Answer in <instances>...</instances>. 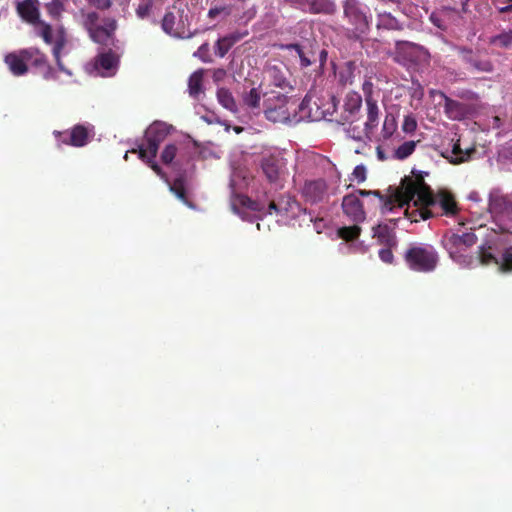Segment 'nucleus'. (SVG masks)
Returning <instances> with one entry per match:
<instances>
[{
  "instance_id": "f257e3e1",
  "label": "nucleus",
  "mask_w": 512,
  "mask_h": 512,
  "mask_svg": "<svg viewBox=\"0 0 512 512\" xmlns=\"http://www.w3.org/2000/svg\"><path fill=\"white\" fill-rule=\"evenodd\" d=\"M358 197L374 196L379 198L382 215L388 213L401 212L404 206L409 205L410 201L418 195V200L424 205L429 206L435 203L423 177L402 179L400 187L393 193L385 196L379 190H357L354 193Z\"/></svg>"
},
{
  "instance_id": "f03ea898",
  "label": "nucleus",
  "mask_w": 512,
  "mask_h": 512,
  "mask_svg": "<svg viewBox=\"0 0 512 512\" xmlns=\"http://www.w3.org/2000/svg\"><path fill=\"white\" fill-rule=\"evenodd\" d=\"M337 99L331 97L326 104H323L324 109L315 101L316 112L312 114V109L309 110V115L314 119H325L329 121H336L340 124L354 123L360 117L362 106V98L357 92H347L344 98L342 113L337 115Z\"/></svg>"
},
{
  "instance_id": "7ed1b4c3",
  "label": "nucleus",
  "mask_w": 512,
  "mask_h": 512,
  "mask_svg": "<svg viewBox=\"0 0 512 512\" xmlns=\"http://www.w3.org/2000/svg\"><path fill=\"white\" fill-rule=\"evenodd\" d=\"M82 26L87 31L92 42L101 46L115 47L117 43L116 31L118 21L114 17H102L96 11L82 14Z\"/></svg>"
},
{
  "instance_id": "20e7f679",
  "label": "nucleus",
  "mask_w": 512,
  "mask_h": 512,
  "mask_svg": "<svg viewBox=\"0 0 512 512\" xmlns=\"http://www.w3.org/2000/svg\"><path fill=\"white\" fill-rule=\"evenodd\" d=\"M426 187H428L432 198H434L435 203L429 206H424L419 200L418 195H415L414 199L411 201H414V205L416 207L415 213L419 217H421L422 220H428L431 217H434L436 215H446V216H455L458 213V204L454 199V196L449 193L446 190H440L438 191L437 195L433 194L431 188L429 185L426 184Z\"/></svg>"
},
{
  "instance_id": "39448f33",
  "label": "nucleus",
  "mask_w": 512,
  "mask_h": 512,
  "mask_svg": "<svg viewBox=\"0 0 512 512\" xmlns=\"http://www.w3.org/2000/svg\"><path fill=\"white\" fill-rule=\"evenodd\" d=\"M476 235L473 232H465L462 234L452 233L445 235L442 244L450 257L459 265L473 268L475 260L473 256L465 255L468 248L476 243Z\"/></svg>"
},
{
  "instance_id": "423d86ee",
  "label": "nucleus",
  "mask_w": 512,
  "mask_h": 512,
  "mask_svg": "<svg viewBox=\"0 0 512 512\" xmlns=\"http://www.w3.org/2000/svg\"><path fill=\"white\" fill-rule=\"evenodd\" d=\"M296 101L290 99L284 94L272 92L267 94L264 103H262V111L265 117L274 123H288L290 121V108L294 107L296 111Z\"/></svg>"
},
{
  "instance_id": "0eeeda50",
  "label": "nucleus",
  "mask_w": 512,
  "mask_h": 512,
  "mask_svg": "<svg viewBox=\"0 0 512 512\" xmlns=\"http://www.w3.org/2000/svg\"><path fill=\"white\" fill-rule=\"evenodd\" d=\"M404 261L410 270L430 272L438 265V254L432 245H411L404 253Z\"/></svg>"
},
{
  "instance_id": "6e6552de",
  "label": "nucleus",
  "mask_w": 512,
  "mask_h": 512,
  "mask_svg": "<svg viewBox=\"0 0 512 512\" xmlns=\"http://www.w3.org/2000/svg\"><path fill=\"white\" fill-rule=\"evenodd\" d=\"M56 146H72L82 148L87 145L95 135L94 126L90 124H76L65 131L54 130Z\"/></svg>"
},
{
  "instance_id": "1a4fd4ad",
  "label": "nucleus",
  "mask_w": 512,
  "mask_h": 512,
  "mask_svg": "<svg viewBox=\"0 0 512 512\" xmlns=\"http://www.w3.org/2000/svg\"><path fill=\"white\" fill-rule=\"evenodd\" d=\"M344 17L352 25L353 36L360 38L371 27V17L363 11L359 0H344Z\"/></svg>"
},
{
  "instance_id": "9d476101",
  "label": "nucleus",
  "mask_w": 512,
  "mask_h": 512,
  "mask_svg": "<svg viewBox=\"0 0 512 512\" xmlns=\"http://www.w3.org/2000/svg\"><path fill=\"white\" fill-rule=\"evenodd\" d=\"M38 25V35L42 40H44L47 44H53V57L55 59L56 65H58V68L61 71H66L65 67L63 66V63L61 61V51L65 48L67 43L66 38V31L61 26L58 30H56L55 38L53 37V29L51 24L46 23L45 21H40L37 24Z\"/></svg>"
},
{
  "instance_id": "9b49d317",
  "label": "nucleus",
  "mask_w": 512,
  "mask_h": 512,
  "mask_svg": "<svg viewBox=\"0 0 512 512\" xmlns=\"http://www.w3.org/2000/svg\"><path fill=\"white\" fill-rule=\"evenodd\" d=\"M186 19L187 16L184 15L183 10L173 7V9L168 10L164 18H162L161 29L167 35L174 38H190L193 36V33L187 30Z\"/></svg>"
},
{
  "instance_id": "f8f14e48",
  "label": "nucleus",
  "mask_w": 512,
  "mask_h": 512,
  "mask_svg": "<svg viewBox=\"0 0 512 512\" xmlns=\"http://www.w3.org/2000/svg\"><path fill=\"white\" fill-rule=\"evenodd\" d=\"M488 210L496 221H512V201L508 195L502 194L500 190L490 192Z\"/></svg>"
},
{
  "instance_id": "ddd939ff",
  "label": "nucleus",
  "mask_w": 512,
  "mask_h": 512,
  "mask_svg": "<svg viewBox=\"0 0 512 512\" xmlns=\"http://www.w3.org/2000/svg\"><path fill=\"white\" fill-rule=\"evenodd\" d=\"M427 55L426 50L421 45L406 41H399L395 44L394 60L403 64H417Z\"/></svg>"
},
{
  "instance_id": "4468645a",
  "label": "nucleus",
  "mask_w": 512,
  "mask_h": 512,
  "mask_svg": "<svg viewBox=\"0 0 512 512\" xmlns=\"http://www.w3.org/2000/svg\"><path fill=\"white\" fill-rule=\"evenodd\" d=\"M168 129L163 122H153L145 132V146H143L147 153L153 157L158 155L160 143L166 139Z\"/></svg>"
},
{
  "instance_id": "2eb2a0df",
  "label": "nucleus",
  "mask_w": 512,
  "mask_h": 512,
  "mask_svg": "<svg viewBox=\"0 0 512 512\" xmlns=\"http://www.w3.org/2000/svg\"><path fill=\"white\" fill-rule=\"evenodd\" d=\"M327 184L323 178L308 180L303 184L302 197L304 201L310 204L323 202L326 197Z\"/></svg>"
},
{
  "instance_id": "dca6fc26",
  "label": "nucleus",
  "mask_w": 512,
  "mask_h": 512,
  "mask_svg": "<svg viewBox=\"0 0 512 512\" xmlns=\"http://www.w3.org/2000/svg\"><path fill=\"white\" fill-rule=\"evenodd\" d=\"M119 63V57L111 49L98 53L95 57L94 68L102 76H110L115 73Z\"/></svg>"
},
{
  "instance_id": "f3484780",
  "label": "nucleus",
  "mask_w": 512,
  "mask_h": 512,
  "mask_svg": "<svg viewBox=\"0 0 512 512\" xmlns=\"http://www.w3.org/2000/svg\"><path fill=\"white\" fill-rule=\"evenodd\" d=\"M342 208L344 214L354 223H362L366 219V213L363 209L362 202L355 194H347L343 198Z\"/></svg>"
},
{
  "instance_id": "a211bd4d",
  "label": "nucleus",
  "mask_w": 512,
  "mask_h": 512,
  "mask_svg": "<svg viewBox=\"0 0 512 512\" xmlns=\"http://www.w3.org/2000/svg\"><path fill=\"white\" fill-rule=\"evenodd\" d=\"M285 167L283 159L277 155H269L262 159L261 168L269 182H276Z\"/></svg>"
},
{
  "instance_id": "6ab92c4d",
  "label": "nucleus",
  "mask_w": 512,
  "mask_h": 512,
  "mask_svg": "<svg viewBox=\"0 0 512 512\" xmlns=\"http://www.w3.org/2000/svg\"><path fill=\"white\" fill-rule=\"evenodd\" d=\"M17 13L24 21L32 25L42 21L40 19L39 1L23 0L17 3Z\"/></svg>"
},
{
  "instance_id": "aec40b11",
  "label": "nucleus",
  "mask_w": 512,
  "mask_h": 512,
  "mask_svg": "<svg viewBox=\"0 0 512 512\" xmlns=\"http://www.w3.org/2000/svg\"><path fill=\"white\" fill-rule=\"evenodd\" d=\"M373 237L380 246L397 247V238L394 228L387 224H379L373 227Z\"/></svg>"
},
{
  "instance_id": "412c9836",
  "label": "nucleus",
  "mask_w": 512,
  "mask_h": 512,
  "mask_svg": "<svg viewBox=\"0 0 512 512\" xmlns=\"http://www.w3.org/2000/svg\"><path fill=\"white\" fill-rule=\"evenodd\" d=\"M4 62L8 65L12 75L22 76L28 71L23 50L9 53L4 57Z\"/></svg>"
},
{
  "instance_id": "4be33fe9",
  "label": "nucleus",
  "mask_w": 512,
  "mask_h": 512,
  "mask_svg": "<svg viewBox=\"0 0 512 512\" xmlns=\"http://www.w3.org/2000/svg\"><path fill=\"white\" fill-rule=\"evenodd\" d=\"M366 122L364 127L361 128L360 134H365V131L374 132L379 125L380 109L377 102H366Z\"/></svg>"
},
{
  "instance_id": "5701e85b",
  "label": "nucleus",
  "mask_w": 512,
  "mask_h": 512,
  "mask_svg": "<svg viewBox=\"0 0 512 512\" xmlns=\"http://www.w3.org/2000/svg\"><path fill=\"white\" fill-rule=\"evenodd\" d=\"M439 96L444 98V111L447 117L453 120H459L465 115V105L457 100L447 97L445 93L438 92Z\"/></svg>"
},
{
  "instance_id": "b1692460",
  "label": "nucleus",
  "mask_w": 512,
  "mask_h": 512,
  "mask_svg": "<svg viewBox=\"0 0 512 512\" xmlns=\"http://www.w3.org/2000/svg\"><path fill=\"white\" fill-rule=\"evenodd\" d=\"M397 131V120L394 114L387 113L385 116V120H383L382 128L378 139L376 141L386 144L388 141L392 140Z\"/></svg>"
},
{
  "instance_id": "393cba45",
  "label": "nucleus",
  "mask_w": 512,
  "mask_h": 512,
  "mask_svg": "<svg viewBox=\"0 0 512 512\" xmlns=\"http://www.w3.org/2000/svg\"><path fill=\"white\" fill-rule=\"evenodd\" d=\"M476 152L474 147L468 148L465 151L461 149L459 141L453 144L450 154L444 155L446 160L450 161L453 165H459L472 159V155Z\"/></svg>"
},
{
  "instance_id": "a878e982",
  "label": "nucleus",
  "mask_w": 512,
  "mask_h": 512,
  "mask_svg": "<svg viewBox=\"0 0 512 512\" xmlns=\"http://www.w3.org/2000/svg\"><path fill=\"white\" fill-rule=\"evenodd\" d=\"M475 264L473 267L478 265L488 266V265H499L500 258H497L494 254L493 246L489 243L479 246L478 257L474 258Z\"/></svg>"
},
{
  "instance_id": "bb28decb",
  "label": "nucleus",
  "mask_w": 512,
  "mask_h": 512,
  "mask_svg": "<svg viewBox=\"0 0 512 512\" xmlns=\"http://www.w3.org/2000/svg\"><path fill=\"white\" fill-rule=\"evenodd\" d=\"M261 90L259 87H252L248 91H244L242 95L243 104L254 114L261 111Z\"/></svg>"
},
{
  "instance_id": "cd10ccee",
  "label": "nucleus",
  "mask_w": 512,
  "mask_h": 512,
  "mask_svg": "<svg viewBox=\"0 0 512 512\" xmlns=\"http://www.w3.org/2000/svg\"><path fill=\"white\" fill-rule=\"evenodd\" d=\"M309 13L331 15L336 13L337 5L334 0H309Z\"/></svg>"
},
{
  "instance_id": "c85d7f7f",
  "label": "nucleus",
  "mask_w": 512,
  "mask_h": 512,
  "mask_svg": "<svg viewBox=\"0 0 512 512\" xmlns=\"http://www.w3.org/2000/svg\"><path fill=\"white\" fill-rule=\"evenodd\" d=\"M131 152L137 153L139 159L145 162L146 165L150 166V168L153 170V172H155L157 176L167 181L166 173H164L158 163L155 162V157L147 153L146 149L142 145L139 146L138 149H133Z\"/></svg>"
},
{
  "instance_id": "c756f323",
  "label": "nucleus",
  "mask_w": 512,
  "mask_h": 512,
  "mask_svg": "<svg viewBox=\"0 0 512 512\" xmlns=\"http://www.w3.org/2000/svg\"><path fill=\"white\" fill-rule=\"evenodd\" d=\"M26 63H31L33 67L45 68L48 67L47 57L38 48H27L23 50Z\"/></svg>"
},
{
  "instance_id": "7c9ffc66",
  "label": "nucleus",
  "mask_w": 512,
  "mask_h": 512,
  "mask_svg": "<svg viewBox=\"0 0 512 512\" xmlns=\"http://www.w3.org/2000/svg\"><path fill=\"white\" fill-rule=\"evenodd\" d=\"M203 77L204 70L198 69L190 74L188 80V91L189 95L193 98H197L203 92Z\"/></svg>"
},
{
  "instance_id": "2f4dec72",
  "label": "nucleus",
  "mask_w": 512,
  "mask_h": 512,
  "mask_svg": "<svg viewBox=\"0 0 512 512\" xmlns=\"http://www.w3.org/2000/svg\"><path fill=\"white\" fill-rule=\"evenodd\" d=\"M169 191L190 209L195 208L193 202L188 199L183 178H175L173 184H169Z\"/></svg>"
},
{
  "instance_id": "473e14b6",
  "label": "nucleus",
  "mask_w": 512,
  "mask_h": 512,
  "mask_svg": "<svg viewBox=\"0 0 512 512\" xmlns=\"http://www.w3.org/2000/svg\"><path fill=\"white\" fill-rule=\"evenodd\" d=\"M376 27H378V29L394 31L402 30L400 22L389 12H380L378 14V23H376Z\"/></svg>"
},
{
  "instance_id": "72a5a7b5",
  "label": "nucleus",
  "mask_w": 512,
  "mask_h": 512,
  "mask_svg": "<svg viewBox=\"0 0 512 512\" xmlns=\"http://www.w3.org/2000/svg\"><path fill=\"white\" fill-rule=\"evenodd\" d=\"M66 0H51L45 4V9L49 17L55 21H60L62 13L65 12Z\"/></svg>"
},
{
  "instance_id": "f704fd0d",
  "label": "nucleus",
  "mask_w": 512,
  "mask_h": 512,
  "mask_svg": "<svg viewBox=\"0 0 512 512\" xmlns=\"http://www.w3.org/2000/svg\"><path fill=\"white\" fill-rule=\"evenodd\" d=\"M418 141H404L394 150L393 157L396 160L403 161L411 156L416 149Z\"/></svg>"
},
{
  "instance_id": "c9c22d12",
  "label": "nucleus",
  "mask_w": 512,
  "mask_h": 512,
  "mask_svg": "<svg viewBox=\"0 0 512 512\" xmlns=\"http://www.w3.org/2000/svg\"><path fill=\"white\" fill-rule=\"evenodd\" d=\"M217 99L219 104H221L226 110H237V104L235 103V100L229 89L219 88L217 91Z\"/></svg>"
},
{
  "instance_id": "e433bc0d",
  "label": "nucleus",
  "mask_w": 512,
  "mask_h": 512,
  "mask_svg": "<svg viewBox=\"0 0 512 512\" xmlns=\"http://www.w3.org/2000/svg\"><path fill=\"white\" fill-rule=\"evenodd\" d=\"M283 49L288 51H295L298 58H300V64L302 68H308L312 64L311 57L309 54L304 52L301 45L297 43H289L287 45L282 46Z\"/></svg>"
},
{
  "instance_id": "4c0bfd02",
  "label": "nucleus",
  "mask_w": 512,
  "mask_h": 512,
  "mask_svg": "<svg viewBox=\"0 0 512 512\" xmlns=\"http://www.w3.org/2000/svg\"><path fill=\"white\" fill-rule=\"evenodd\" d=\"M269 78L275 87H280L281 89L290 88L288 80L284 77L281 69L278 67H272L268 69Z\"/></svg>"
},
{
  "instance_id": "58836bf2",
  "label": "nucleus",
  "mask_w": 512,
  "mask_h": 512,
  "mask_svg": "<svg viewBox=\"0 0 512 512\" xmlns=\"http://www.w3.org/2000/svg\"><path fill=\"white\" fill-rule=\"evenodd\" d=\"M361 228L359 225L343 226L338 229V236L345 241H354L359 238Z\"/></svg>"
},
{
  "instance_id": "ea45409f",
  "label": "nucleus",
  "mask_w": 512,
  "mask_h": 512,
  "mask_svg": "<svg viewBox=\"0 0 512 512\" xmlns=\"http://www.w3.org/2000/svg\"><path fill=\"white\" fill-rule=\"evenodd\" d=\"M362 93H364V99L366 102H377L380 90H376L371 79H367L362 83Z\"/></svg>"
},
{
  "instance_id": "a19ab883",
  "label": "nucleus",
  "mask_w": 512,
  "mask_h": 512,
  "mask_svg": "<svg viewBox=\"0 0 512 512\" xmlns=\"http://www.w3.org/2000/svg\"><path fill=\"white\" fill-rule=\"evenodd\" d=\"M499 271L502 273H512V246L502 251Z\"/></svg>"
},
{
  "instance_id": "79ce46f5",
  "label": "nucleus",
  "mask_w": 512,
  "mask_h": 512,
  "mask_svg": "<svg viewBox=\"0 0 512 512\" xmlns=\"http://www.w3.org/2000/svg\"><path fill=\"white\" fill-rule=\"evenodd\" d=\"M492 43L504 49L512 47V30L503 31L492 38Z\"/></svg>"
},
{
  "instance_id": "37998d69",
  "label": "nucleus",
  "mask_w": 512,
  "mask_h": 512,
  "mask_svg": "<svg viewBox=\"0 0 512 512\" xmlns=\"http://www.w3.org/2000/svg\"><path fill=\"white\" fill-rule=\"evenodd\" d=\"M360 131L361 128L352 126V124H350V127L347 128V134L350 135V137L354 141L362 142L365 141L366 139L370 141L372 140V135L374 134V132L365 131V134H361Z\"/></svg>"
},
{
  "instance_id": "c03bdc74",
  "label": "nucleus",
  "mask_w": 512,
  "mask_h": 512,
  "mask_svg": "<svg viewBox=\"0 0 512 512\" xmlns=\"http://www.w3.org/2000/svg\"><path fill=\"white\" fill-rule=\"evenodd\" d=\"M417 129L416 117L412 114L406 115L402 122V131L407 134H412Z\"/></svg>"
},
{
  "instance_id": "a18cd8bd",
  "label": "nucleus",
  "mask_w": 512,
  "mask_h": 512,
  "mask_svg": "<svg viewBox=\"0 0 512 512\" xmlns=\"http://www.w3.org/2000/svg\"><path fill=\"white\" fill-rule=\"evenodd\" d=\"M153 3L151 0L140 3L136 9L137 17L140 19L148 18L152 13Z\"/></svg>"
},
{
  "instance_id": "49530a36",
  "label": "nucleus",
  "mask_w": 512,
  "mask_h": 512,
  "mask_svg": "<svg viewBox=\"0 0 512 512\" xmlns=\"http://www.w3.org/2000/svg\"><path fill=\"white\" fill-rule=\"evenodd\" d=\"M177 148L174 144H168L164 151L161 153V161L162 163L169 165L172 161H174L176 155Z\"/></svg>"
},
{
  "instance_id": "de8ad7c7",
  "label": "nucleus",
  "mask_w": 512,
  "mask_h": 512,
  "mask_svg": "<svg viewBox=\"0 0 512 512\" xmlns=\"http://www.w3.org/2000/svg\"><path fill=\"white\" fill-rule=\"evenodd\" d=\"M194 56L198 58L203 63H210L211 62V56H210V47L209 43H204L201 46L198 47L196 50Z\"/></svg>"
},
{
  "instance_id": "09e8293b",
  "label": "nucleus",
  "mask_w": 512,
  "mask_h": 512,
  "mask_svg": "<svg viewBox=\"0 0 512 512\" xmlns=\"http://www.w3.org/2000/svg\"><path fill=\"white\" fill-rule=\"evenodd\" d=\"M231 14V7L230 6H215L211 7L208 11V18L215 19L220 15H223L224 17H228Z\"/></svg>"
},
{
  "instance_id": "8fccbe9b",
  "label": "nucleus",
  "mask_w": 512,
  "mask_h": 512,
  "mask_svg": "<svg viewBox=\"0 0 512 512\" xmlns=\"http://www.w3.org/2000/svg\"><path fill=\"white\" fill-rule=\"evenodd\" d=\"M233 45L226 42L222 38H218L215 44V53L217 57H225V55L231 50Z\"/></svg>"
},
{
  "instance_id": "3c124183",
  "label": "nucleus",
  "mask_w": 512,
  "mask_h": 512,
  "mask_svg": "<svg viewBox=\"0 0 512 512\" xmlns=\"http://www.w3.org/2000/svg\"><path fill=\"white\" fill-rule=\"evenodd\" d=\"M396 247L383 246L379 251V258L385 264L391 265L394 263L393 250Z\"/></svg>"
},
{
  "instance_id": "603ef678",
  "label": "nucleus",
  "mask_w": 512,
  "mask_h": 512,
  "mask_svg": "<svg viewBox=\"0 0 512 512\" xmlns=\"http://www.w3.org/2000/svg\"><path fill=\"white\" fill-rule=\"evenodd\" d=\"M352 177L358 183L364 182L366 180V167L364 165L354 167Z\"/></svg>"
},
{
  "instance_id": "864d4df0",
  "label": "nucleus",
  "mask_w": 512,
  "mask_h": 512,
  "mask_svg": "<svg viewBox=\"0 0 512 512\" xmlns=\"http://www.w3.org/2000/svg\"><path fill=\"white\" fill-rule=\"evenodd\" d=\"M89 4L100 11L110 9L112 6V0H88Z\"/></svg>"
},
{
  "instance_id": "5fc2aeb1",
  "label": "nucleus",
  "mask_w": 512,
  "mask_h": 512,
  "mask_svg": "<svg viewBox=\"0 0 512 512\" xmlns=\"http://www.w3.org/2000/svg\"><path fill=\"white\" fill-rule=\"evenodd\" d=\"M240 203H242V205L245 208L251 209L253 211H259L260 210L258 202L253 201L248 196H243L242 199H240Z\"/></svg>"
},
{
  "instance_id": "6e6d98bb",
  "label": "nucleus",
  "mask_w": 512,
  "mask_h": 512,
  "mask_svg": "<svg viewBox=\"0 0 512 512\" xmlns=\"http://www.w3.org/2000/svg\"><path fill=\"white\" fill-rule=\"evenodd\" d=\"M245 36V34H242V33H239V32H234V33H231L229 35H226L224 37H220L222 39H224L226 42H229L231 43L232 45H234L235 43H237L238 41H240L241 39H243Z\"/></svg>"
},
{
  "instance_id": "4d7b16f0",
  "label": "nucleus",
  "mask_w": 512,
  "mask_h": 512,
  "mask_svg": "<svg viewBox=\"0 0 512 512\" xmlns=\"http://www.w3.org/2000/svg\"><path fill=\"white\" fill-rule=\"evenodd\" d=\"M284 2H286L292 6L300 7L302 9H304L307 7L309 0H284Z\"/></svg>"
},
{
  "instance_id": "13d9d810",
  "label": "nucleus",
  "mask_w": 512,
  "mask_h": 512,
  "mask_svg": "<svg viewBox=\"0 0 512 512\" xmlns=\"http://www.w3.org/2000/svg\"><path fill=\"white\" fill-rule=\"evenodd\" d=\"M499 12L511 13L512 12V0H507V5L499 7Z\"/></svg>"
},
{
  "instance_id": "bf43d9fd",
  "label": "nucleus",
  "mask_w": 512,
  "mask_h": 512,
  "mask_svg": "<svg viewBox=\"0 0 512 512\" xmlns=\"http://www.w3.org/2000/svg\"><path fill=\"white\" fill-rule=\"evenodd\" d=\"M273 212L276 213V214H279L280 213V209L276 205L275 202H269V204H268V214H272Z\"/></svg>"
},
{
  "instance_id": "052dcab7",
  "label": "nucleus",
  "mask_w": 512,
  "mask_h": 512,
  "mask_svg": "<svg viewBox=\"0 0 512 512\" xmlns=\"http://www.w3.org/2000/svg\"><path fill=\"white\" fill-rule=\"evenodd\" d=\"M403 214L409 218V220L411 221H417V218H416V214L412 213V214H409L408 212V209L404 210L403 211Z\"/></svg>"
},
{
  "instance_id": "680f3d73",
  "label": "nucleus",
  "mask_w": 512,
  "mask_h": 512,
  "mask_svg": "<svg viewBox=\"0 0 512 512\" xmlns=\"http://www.w3.org/2000/svg\"><path fill=\"white\" fill-rule=\"evenodd\" d=\"M376 153H378V157L381 161H384L386 159V156L383 154L381 146L376 147Z\"/></svg>"
},
{
  "instance_id": "e2e57ef3",
  "label": "nucleus",
  "mask_w": 512,
  "mask_h": 512,
  "mask_svg": "<svg viewBox=\"0 0 512 512\" xmlns=\"http://www.w3.org/2000/svg\"><path fill=\"white\" fill-rule=\"evenodd\" d=\"M309 104H310V100L305 98V99H303L302 103L300 105H298V108L302 110L304 108V106H309Z\"/></svg>"
},
{
  "instance_id": "0e129e2a",
  "label": "nucleus",
  "mask_w": 512,
  "mask_h": 512,
  "mask_svg": "<svg viewBox=\"0 0 512 512\" xmlns=\"http://www.w3.org/2000/svg\"><path fill=\"white\" fill-rule=\"evenodd\" d=\"M414 96L417 97L418 99L422 98V96H423V89H422V87H420L419 89H417L415 91Z\"/></svg>"
},
{
  "instance_id": "69168bd1",
  "label": "nucleus",
  "mask_w": 512,
  "mask_h": 512,
  "mask_svg": "<svg viewBox=\"0 0 512 512\" xmlns=\"http://www.w3.org/2000/svg\"><path fill=\"white\" fill-rule=\"evenodd\" d=\"M216 76H220V75H224V70L223 69H218L215 73Z\"/></svg>"
},
{
  "instance_id": "338daca9",
  "label": "nucleus",
  "mask_w": 512,
  "mask_h": 512,
  "mask_svg": "<svg viewBox=\"0 0 512 512\" xmlns=\"http://www.w3.org/2000/svg\"><path fill=\"white\" fill-rule=\"evenodd\" d=\"M254 13H255L254 11L253 12L252 11L247 12V19L253 18L254 17Z\"/></svg>"
},
{
  "instance_id": "774afa93",
  "label": "nucleus",
  "mask_w": 512,
  "mask_h": 512,
  "mask_svg": "<svg viewBox=\"0 0 512 512\" xmlns=\"http://www.w3.org/2000/svg\"><path fill=\"white\" fill-rule=\"evenodd\" d=\"M382 2H386V3H397L398 0H381Z\"/></svg>"
}]
</instances>
